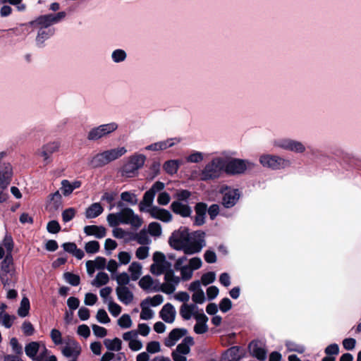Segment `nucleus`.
I'll use <instances>...</instances> for the list:
<instances>
[{
	"label": "nucleus",
	"instance_id": "1",
	"mask_svg": "<svg viewBox=\"0 0 361 361\" xmlns=\"http://www.w3.org/2000/svg\"><path fill=\"white\" fill-rule=\"evenodd\" d=\"M185 256L178 257L174 263V269L180 271V276L175 274L174 270L169 271L164 274V282L155 291L160 290L164 293L170 295L175 292L181 281H187L192 279L193 271L202 267V261L200 257H195L189 259Z\"/></svg>",
	"mask_w": 361,
	"mask_h": 361
},
{
	"label": "nucleus",
	"instance_id": "2",
	"mask_svg": "<svg viewBox=\"0 0 361 361\" xmlns=\"http://www.w3.org/2000/svg\"><path fill=\"white\" fill-rule=\"evenodd\" d=\"M204 236L202 231L190 233L186 227H180L172 233L169 244L177 250H183L185 255H193L200 252L205 246Z\"/></svg>",
	"mask_w": 361,
	"mask_h": 361
},
{
	"label": "nucleus",
	"instance_id": "3",
	"mask_svg": "<svg viewBox=\"0 0 361 361\" xmlns=\"http://www.w3.org/2000/svg\"><path fill=\"white\" fill-rule=\"evenodd\" d=\"M224 159L222 152L207 163L201 171L193 172L192 177L202 181L213 180L221 177L224 173Z\"/></svg>",
	"mask_w": 361,
	"mask_h": 361
},
{
	"label": "nucleus",
	"instance_id": "4",
	"mask_svg": "<svg viewBox=\"0 0 361 361\" xmlns=\"http://www.w3.org/2000/svg\"><path fill=\"white\" fill-rule=\"evenodd\" d=\"M224 161V173L230 176H238L245 173L248 169L254 166V164L247 159L233 158L234 153L229 151H223Z\"/></svg>",
	"mask_w": 361,
	"mask_h": 361
},
{
	"label": "nucleus",
	"instance_id": "5",
	"mask_svg": "<svg viewBox=\"0 0 361 361\" xmlns=\"http://www.w3.org/2000/svg\"><path fill=\"white\" fill-rule=\"evenodd\" d=\"M106 220L111 227L119 224H130L133 227L139 228L142 224V219L129 207L123 208L117 213L109 214Z\"/></svg>",
	"mask_w": 361,
	"mask_h": 361
},
{
	"label": "nucleus",
	"instance_id": "6",
	"mask_svg": "<svg viewBox=\"0 0 361 361\" xmlns=\"http://www.w3.org/2000/svg\"><path fill=\"white\" fill-rule=\"evenodd\" d=\"M126 153L127 149L125 147L109 149L92 157L90 161V164L93 168L102 167L118 159Z\"/></svg>",
	"mask_w": 361,
	"mask_h": 361
},
{
	"label": "nucleus",
	"instance_id": "7",
	"mask_svg": "<svg viewBox=\"0 0 361 361\" xmlns=\"http://www.w3.org/2000/svg\"><path fill=\"white\" fill-rule=\"evenodd\" d=\"M66 16V13L65 11L42 15L27 23L22 24V25L29 26L33 28L51 29L50 27L51 25L60 23Z\"/></svg>",
	"mask_w": 361,
	"mask_h": 361
},
{
	"label": "nucleus",
	"instance_id": "8",
	"mask_svg": "<svg viewBox=\"0 0 361 361\" xmlns=\"http://www.w3.org/2000/svg\"><path fill=\"white\" fill-rule=\"evenodd\" d=\"M15 268L11 255H6L0 267V280L4 288H11L16 283Z\"/></svg>",
	"mask_w": 361,
	"mask_h": 361
},
{
	"label": "nucleus",
	"instance_id": "9",
	"mask_svg": "<svg viewBox=\"0 0 361 361\" xmlns=\"http://www.w3.org/2000/svg\"><path fill=\"white\" fill-rule=\"evenodd\" d=\"M146 157L142 154L135 153L129 157L122 169V174L128 178L137 176L139 169L145 164Z\"/></svg>",
	"mask_w": 361,
	"mask_h": 361
},
{
	"label": "nucleus",
	"instance_id": "10",
	"mask_svg": "<svg viewBox=\"0 0 361 361\" xmlns=\"http://www.w3.org/2000/svg\"><path fill=\"white\" fill-rule=\"evenodd\" d=\"M118 128V124L114 121L99 125L88 132L87 138L90 141H97L112 134Z\"/></svg>",
	"mask_w": 361,
	"mask_h": 361
},
{
	"label": "nucleus",
	"instance_id": "11",
	"mask_svg": "<svg viewBox=\"0 0 361 361\" xmlns=\"http://www.w3.org/2000/svg\"><path fill=\"white\" fill-rule=\"evenodd\" d=\"M260 164L272 170L284 169L290 165V161L277 155L264 154L259 158Z\"/></svg>",
	"mask_w": 361,
	"mask_h": 361
},
{
	"label": "nucleus",
	"instance_id": "12",
	"mask_svg": "<svg viewBox=\"0 0 361 361\" xmlns=\"http://www.w3.org/2000/svg\"><path fill=\"white\" fill-rule=\"evenodd\" d=\"M7 153L0 152V188L6 189L11 183L13 175L11 164L6 160Z\"/></svg>",
	"mask_w": 361,
	"mask_h": 361
},
{
	"label": "nucleus",
	"instance_id": "13",
	"mask_svg": "<svg viewBox=\"0 0 361 361\" xmlns=\"http://www.w3.org/2000/svg\"><path fill=\"white\" fill-rule=\"evenodd\" d=\"M153 264L150 267L152 274L159 276L173 271L171 264L166 260L165 255L160 252H155L153 255Z\"/></svg>",
	"mask_w": 361,
	"mask_h": 361
},
{
	"label": "nucleus",
	"instance_id": "14",
	"mask_svg": "<svg viewBox=\"0 0 361 361\" xmlns=\"http://www.w3.org/2000/svg\"><path fill=\"white\" fill-rule=\"evenodd\" d=\"M193 338L191 336L185 337L179 343L176 350L171 353L173 361H187L186 355L190 352V348L194 345Z\"/></svg>",
	"mask_w": 361,
	"mask_h": 361
},
{
	"label": "nucleus",
	"instance_id": "15",
	"mask_svg": "<svg viewBox=\"0 0 361 361\" xmlns=\"http://www.w3.org/2000/svg\"><path fill=\"white\" fill-rule=\"evenodd\" d=\"M222 194L221 203L226 208H231L239 200L241 193L238 189L226 186L221 190Z\"/></svg>",
	"mask_w": 361,
	"mask_h": 361
},
{
	"label": "nucleus",
	"instance_id": "16",
	"mask_svg": "<svg viewBox=\"0 0 361 361\" xmlns=\"http://www.w3.org/2000/svg\"><path fill=\"white\" fill-rule=\"evenodd\" d=\"M41 344L37 341H32L25 346V353L27 357L33 361H42L44 355H37L38 352L40 350Z\"/></svg>",
	"mask_w": 361,
	"mask_h": 361
},
{
	"label": "nucleus",
	"instance_id": "17",
	"mask_svg": "<svg viewBox=\"0 0 361 361\" xmlns=\"http://www.w3.org/2000/svg\"><path fill=\"white\" fill-rule=\"evenodd\" d=\"M250 354L260 361L267 358V350L264 345L259 341H252L248 346Z\"/></svg>",
	"mask_w": 361,
	"mask_h": 361
},
{
	"label": "nucleus",
	"instance_id": "18",
	"mask_svg": "<svg viewBox=\"0 0 361 361\" xmlns=\"http://www.w3.org/2000/svg\"><path fill=\"white\" fill-rule=\"evenodd\" d=\"M148 214H149L152 218L165 223L170 222L173 217L169 211L157 206H154L153 208L150 209Z\"/></svg>",
	"mask_w": 361,
	"mask_h": 361
},
{
	"label": "nucleus",
	"instance_id": "19",
	"mask_svg": "<svg viewBox=\"0 0 361 361\" xmlns=\"http://www.w3.org/2000/svg\"><path fill=\"white\" fill-rule=\"evenodd\" d=\"M185 329H173L169 334L168 337L164 340V345L166 347L171 348L187 334Z\"/></svg>",
	"mask_w": 361,
	"mask_h": 361
},
{
	"label": "nucleus",
	"instance_id": "20",
	"mask_svg": "<svg viewBox=\"0 0 361 361\" xmlns=\"http://www.w3.org/2000/svg\"><path fill=\"white\" fill-rule=\"evenodd\" d=\"M176 311L174 306L171 303L165 304L159 312V317L165 322L172 324L175 321Z\"/></svg>",
	"mask_w": 361,
	"mask_h": 361
},
{
	"label": "nucleus",
	"instance_id": "21",
	"mask_svg": "<svg viewBox=\"0 0 361 361\" xmlns=\"http://www.w3.org/2000/svg\"><path fill=\"white\" fill-rule=\"evenodd\" d=\"M116 293L118 299L125 305H129L133 300V293L127 286H117L116 288Z\"/></svg>",
	"mask_w": 361,
	"mask_h": 361
},
{
	"label": "nucleus",
	"instance_id": "22",
	"mask_svg": "<svg viewBox=\"0 0 361 361\" xmlns=\"http://www.w3.org/2000/svg\"><path fill=\"white\" fill-rule=\"evenodd\" d=\"M171 209L175 214L182 217H188L192 214L190 207L179 200L173 202L171 204Z\"/></svg>",
	"mask_w": 361,
	"mask_h": 361
},
{
	"label": "nucleus",
	"instance_id": "23",
	"mask_svg": "<svg viewBox=\"0 0 361 361\" xmlns=\"http://www.w3.org/2000/svg\"><path fill=\"white\" fill-rule=\"evenodd\" d=\"M79 344L74 340H71L63 348L62 353L67 357H77L80 353Z\"/></svg>",
	"mask_w": 361,
	"mask_h": 361
},
{
	"label": "nucleus",
	"instance_id": "24",
	"mask_svg": "<svg viewBox=\"0 0 361 361\" xmlns=\"http://www.w3.org/2000/svg\"><path fill=\"white\" fill-rule=\"evenodd\" d=\"M154 196L152 192L149 190L145 192L144 194L142 200L140 202L139 207L141 212L149 213L150 209L153 208V201L154 199Z\"/></svg>",
	"mask_w": 361,
	"mask_h": 361
},
{
	"label": "nucleus",
	"instance_id": "25",
	"mask_svg": "<svg viewBox=\"0 0 361 361\" xmlns=\"http://www.w3.org/2000/svg\"><path fill=\"white\" fill-rule=\"evenodd\" d=\"M84 232L87 235H94L97 238H102L106 235V229L102 226H86Z\"/></svg>",
	"mask_w": 361,
	"mask_h": 361
},
{
	"label": "nucleus",
	"instance_id": "26",
	"mask_svg": "<svg viewBox=\"0 0 361 361\" xmlns=\"http://www.w3.org/2000/svg\"><path fill=\"white\" fill-rule=\"evenodd\" d=\"M197 323L194 326V331L197 334H202L207 331L208 327L207 322L208 321L207 317L204 314L197 315Z\"/></svg>",
	"mask_w": 361,
	"mask_h": 361
},
{
	"label": "nucleus",
	"instance_id": "27",
	"mask_svg": "<svg viewBox=\"0 0 361 361\" xmlns=\"http://www.w3.org/2000/svg\"><path fill=\"white\" fill-rule=\"evenodd\" d=\"M36 43L38 46H42L44 42L49 39L54 33V29L37 28Z\"/></svg>",
	"mask_w": 361,
	"mask_h": 361
},
{
	"label": "nucleus",
	"instance_id": "28",
	"mask_svg": "<svg viewBox=\"0 0 361 361\" xmlns=\"http://www.w3.org/2000/svg\"><path fill=\"white\" fill-rule=\"evenodd\" d=\"M142 266L140 262H133L128 267V271L133 281H137L142 275Z\"/></svg>",
	"mask_w": 361,
	"mask_h": 361
},
{
	"label": "nucleus",
	"instance_id": "29",
	"mask_svg": "<svg viewBox=\"0 0 361 361\" xmlns=\"http://www.w3.org/2000/svg\"><path fill=\"white\" fill-rule=\"evenodd\" d=\"M103 211L104 209L99 203H94L86 209L85 216L87 219L96 218L100 215Z\"/></svg>",
	"mask_w": 361,
	"mask_h": 361
},
{
	"label": "nucleus",
	"instance_id": "30",
	"mask_svg": "<svg viewBox=\"0 0 361 361\" xmlns=\"http://www.w3.org/2000/svg\"><path fill=\"white\" fill-rule=\"evenodd\" d=\"M104 344L109 351H120L122 348V341L118 338L105 339Z\"/></svg>",
	"mask_w": 361,
	"mask_h": 361
},
{
	"label": "nucleus",
	"instance_id": "31",
	"mask_svg": "<svg viewBox=\"0 0 361 361\" xmlns=\"http://www.w3.org/2000/svg\"><path fill=\"white\" fill-rule=\"evenodd\" d=\"M182 161L178 159H171L166 161L164 164V169L169 174L176 173Z\"/></svg>",
	"mask_w": 361,
	"mask_h": 361
},
{
	"label": "nucleus",
	"instance_id": "32",
	"mask_svg": "<svg viewBox=\"0 0 361 361\" xmlns=\"http://www.w3.org/2000/svg\"><path fill=\"white\" fill-rule=\"evenodd\" d=\"M121 200L131 206L137 204L138 202L137 195L132 191H125L121 192Z\"/></svg>",
	"mask_w": 361,
	"mask_h": 361
},
{
	"label": "nucleus",
	"instance_id": "33",
	"mask_svg": "<svg viewBox=\"0 0 361 361\" xmlns=\"http://www.w3.org/2000/svg\"><path fill=\"white\" fill-rule=\"evenodd\" d=\"M140 307L141 312L140 317L141 319L149 320L154 317V312L149 308V306L147 305V302L142 301L140 303Z\"/></svg>",
	"mask_w": 361,
	"mask_h": 361
},
{
	"label": "nucleus",
	"instance_id": "34",
	"mask_svg": "<svg viewBox=\"0 0 361 361\" xmlns=\"http://www.w3.org/2000/svg\"><path fill=\"white\" fill-rule=\"evenodd\" d=\"M205 159V154L200 151L193 150L186 157V161L188 163L199 164Z\"/></svg>",
	"mask_w": 361,
	"mask_h": 361
},
{
	"label": "nucleus",
	"instance_id": "35",
	"mask_svg": "<svg viewBox=\"0 0 361 361\" xmlns=\"http://www.w3.org/2000/svg\"><path fill=\"white\" fill-rule=\"evenodd\" d=\"M274 145L285 150H293V141L291 139L281 138L276 140L274 141Z\"/></svg>",
	"mask_w": 361,
	"mask_h": 361
},
{
	"label": "nucleus",
	"instance_id": "36",
	"mask_svg": "<svg viewBox=\"0 0 361 361\" xmlns=\"http://www.w3.org/2000/svg\"><path fill=\"white\" fill-rule=\"evenodd\" d=\"M109 281V275L105 272H99L95 279L92 281V285L95 287H100L106 285Z\"/></svg>",
	"mask_w": 361,
	"mask_h": 361
},
{
	"label": "nucleus",
	"instance_id": "37",
	"mask_svg": "<svg viewBox=\"0 0 361 361\" xmlns=\"http://www.w3.org/2000/svg\"><path fill=\"white\" fill-rule=\"evenodd\" d=\"M30 301L27 298L24 297L21 302L20 307L18 310V314L20 317H25L28 315L30 310Z\"/></svg>",
	"mask_w": 361,
	"mask_h": 361
},
{
	"label": "nucleus",
	"instance_id": "38",
	"mask_svg": "<svg viewBox=\"0 0 361 361\" xmlns=\"http://www.w3.org/2000/svg\"><path fill=\"white\" fill-rule=\"evenodd\" d=\"M180 140L178 137L168 138L165 140L159 141V147L160 151L165 150L168 148L172 147L176 144L179 143Z\"/></svg>",
	"mask_w": 361,
	"mask_h": 361
},
{
	"label": "nucleus",
	"instance_id": "39",
	"mask_svg": "<svg viewBox=\"0 0 361 361\" xmlns=\"http://www.w3.org/2000/svg\"><path fill=\"white\" fill-rule=\"evenodd\" d=\"M153 283L152 278L150 276L147 275L141 278L138 283L141 288L149 291L152 290H154L155 288H152Z\"/></svg>",
	"mask_w": 361,
	"mask_h": 361
},
{
	"label": "nucleus",
	"instance_id": "40",
	"mask_svg": "<svg viewBox=\"0 0 361 361\" xmlns=\"http://www.w3.org/2000/svg\"><path fill=\"white\" fill-rule=\"evenodd\" d=\"M117 283L118 286H126L130 283L131 279L130 276L126 272H122L115 276H113Z\"/></svg>",
	"mask_w": 361,
	"mask_h": 361
},
{
	"label": "nucleus",
	"instance_id": "41",
	"mask_svg": "<svg viewBox=\"0 0 361 361\" xmlns=\"http://www.w3.org/2000/svg\"><path fill=\"white\" fill-rule=\"evenodd\" d=\"M134 239L140 245H148L151 242L147 231L145 230H141L135 235Z\"/></svg>",
	"mask_w": 361,
	"mask_h": 361
},
{
	"label": "nucleus",
	"instance_id": "42",
	"mask_svg": "<svg viewBox=\"0 0 361 361\" xmlns=\"http://www.w3.org/2000/svg\"><path fill=\"white\" fill-rule=\"evenodd\" d=\"M126 52L123 49H116L111 54V59L114 63H121L126 60Z\"/></svg>",
	"mask_w": 361,
	"mask_h": 361
},
{
	"label": "nucleus",
	"instance_id": "43",
	"mask_svg": "<svg viewBox=\"0 0 361 361\" xmlns=\"http://www.w3.org/2000/svg\"><path fill=\"white\" fill-rule=\"evenodd\" d=\"M118 325L122 329L130 328L133 325L132 319L129 314H124L118 319Z\"/></svg>",
	"mask_w": 361,
	"mask_h": 361
},
{
	"label": "nucleus",
	"instance_id": "44",
	"mask_svg": "<svg viewBox=\"0 0 361 361\" xmlns=\"http://www.w3.org/2000/svg\"><path fill=\"white\" fill-rule=\"evenodd\" d=\"M63 278L67 283L73 286L79 285L80 281V276L78 275L72 274L71 272L64 273Z\"/></svg>",
	"mask_w": 361,
	"mask_h": 361
},
{
	"label": "nucleus",
	"instance_id": "45",
	"mask_svg": "<svg viewBox=\"0 0 361 361\" xmlns=\"http://www.w3.org/2000/svg\"><path fill=\"white\" fill-rule=\"evenodd\" d=\"M148 233L152 236H160L161 234V225L157 222L150 223L148 226Z\"/></svg>",
	"mask_w": 361,
	"mask_h": 361
},
{
	"label": "nucleus",
	"instance_id": "46",
	"mask_svg": "<svg viewBox=\"0 0 361 361\" xmlns=\"http://www.w3.org/2000/svg\"><path fill=\"white\" fill-rule=\"evenodd\" d=\"M142 301L147 302L149 306L157 307L163 302L164 297L161 295H155L153 297H149Z\"/></svg>",
	"mask_w": 361,
	"mask_h": 361
},
{
	"label": "nucleus",
	"instance_id": "47",
	"mask_svg": "<svg viewBox=\"0 0 361 361\" xmlns=\"http://www.w3.org/2000/svg\"><path fill=\"white\" fill-rule=\"evenodd\" d=\"M23 0H0V3L4 4L9 3L10 4L16 6L17 11L23 12L26 10V5L23 4Z\"/></svg>",
	"mask_w": 361,
	"mask_h": 361
},
{
	"label": "nucleus",
	"instance_id": "48",
	"mask_svg": "<svg viewBox=\"0 0 361 361\" xmlns=\"http://www.w3.org/2000/svg\"><path fill=\"white\" fill-rule=\"evenodd\" d=\"M1 319L3 326L6 329H9L12 326L16 317L10 315L6 312H1Z\"/></svg>",
	"mask_w": 361,
	"mask_h": 361
},
{
	"label": "nucleus",
	"instance_id": "49",
	"mask_svg": "<svg viewBox=\"0 0 361 361\" xmlns=\"http://www.w3.org/2000/svg\"><path fill=\"white\" fill-rule=\"evenodd\" d=\"M132 256L130 253L121 251L118 254V259L120 265H126L130 263Z\"/></svg>",
	"mask_w": 361,
	"mask_h": 361
},
{
	"label": "nucleus",
	"instance_id": "50",
	"mask_svg": "<svg viewBox=\"0 0 361 361\" xmlns=\"http://www.w3.org/2000/svg\"><path fill=\"white\" fill-rule=\"evenodd\" d=\"M108 310L114 317H117L121 312V307L113 300H109L107 303Z\"/></svg>",
	"mask_w": 361,
	"mask_h": 361
},
{
	"label": "nucleus",
	"instance_id": "51",
	"mask_svg": "<svg viewBox=\"0 0 361 361\" xmlns=\"http://www.w3.org/2000/svg\"><path fill=\"white\" fill-rule=\"evenodd\" d=\"M48 152L52 154L59 150L61 144L59 141L49 142L42 146Z\"/></svg>",
	"mask_w": 361,
	"mask_h": 361
},
{
	"label": "nucleus",
	"instance_id": "52",
	"mask_svg": "<svg viewBox=\"0 0 361 361\" xmlns=\"http://www.w3.org/2000/svg\"><path fill=\"white\" fill-rule=\"evenodd\" d=\"M99 244L97 241L92 240L85 244V250L87 253L94 254L99 251Z\"/></svg>",
	"mask_w": 361,
	"mask_h": 361
},
{
	"label": "nucleus",
	"instance_id": "53",
	"mask_svg": "<svg viewBox=\"0 0 361 361\" xmlns=\"http://www.w3.org/2000/svg\"><path fill=\"white\" fill-rule=\"evenodd\" d=\"M216 279V274L213 271H209L206 274H204L201 278V283L204 286H207L212 283H213Z\"/></svg>",
	"mask_w": 361,
	"mask_h": 361
},
{
	"label": "nucleus",
	"instance_id": "54",
	"mask_svg": "<svg viewBox=\"0 0 361 361\" xmlns=\"http://www.w3.org/2000/svg\"><path fill=\"white\" fill-rule=\"evenodd\" d=\"M149 247L147 246L139 247L135 251V256L137 259L143 260L149 256Z\"/></svg>",
	"mask_w": 361,
	"mask_h": 361
},
{
	"label": "nucleus",
	"instance_id": "55",
	"mask_svg": "<svg viewBox=\"0 0 361 361\" xmlns=\"http://www.w3.org/2000/svg\"><path fill=\"white\" fill-rule=\"evenodd\" d=\"M97 320L102 324H108L110 322V318L109 317L106 312L103 309H99L96 315Z\"/></svg>",
	"mask_w": 361,
	"mask_h": 361
},
{
	"label": "nucleus",
	"instance_id": "56",
	"mask_svg": "<svg viewBox=\"0 0 361 361\" xmlns=\"http://www.w3.org/2000/svg\"><path fill=\"white\" fill-rule=\"evenodd\" d=\"M171 200V197L169 194L166 192H159L158 197H157V203L159 205H167Z\"/></svg>",
	"mask_w": 361,
	"mask_h": 361
},
{
	"label": "nucleus",
	"instance_id": "57",
	"mask_svg": "<svg viewBox=\"0 0 361 361\" xmlns=\"http://www.w3.org/2000/svg\"><path fill=\"white\" fill-rule=\"evenodd\" d=\"M61 190L64 196H68L71 195L73 191L71 182L68 180H63L61 181Z\"/></svg>",
	"mask_w": 361,
	"mask_h": 361
},
{
	"label": "nucleus",
	"instance_id": "58",
	"mask_svg": "<svg viewBox=\"0 0 361 361\" xmlns=\"http://www.w3.org/2000/svg\"><path fill=\"white\" fill-rule=\"evenodd\" d=\"M147 352L149 353H156L161 350L160 343L158 341H151L147 344Z\"/></svg>",
	"mask_w": 361,
	"mask_h": 361
},
{
	"label": "nucleus",
	"instance_id": "59",
	"mask_svg": "<svg viewBox=\"0 0 361 361\" xmlns=\"http://www.w3.org/2000/svg\"><path fill=\"white\" fill-rule=\"evenodd\" d=\"M116 196V192H104L103 194V195L102 196L101 200L102 201H106V202L109 203L110 204L109 209L111 210L113 209V207H114V205L112 204V202L115 200Z\"/></svg>",
	"mask_w": 361,
	"mask_h": 361
},
{
	"label": "nucleus",
	"instance_id": "60",
	"mask_svg": "<svg viewBox=\"0 0 361 361\" xmlns=\"http://www.w3.org/2000/svg\"><path fill=\"white\" fill-rule=\"evenodd\" d=\"M111 291L112 289L110 287H104L100 290L99 294L104 303L107 304L109 300H113L110 297Z\"/></svg>",
	"mask_w": 361,
	"mask_h": 361
},
{
	"label": "nucleus",
	"instance_id": "61",
	"mask_svg": "<svg viewBox=\"0 0 361 361\" xmlns=\"http://www.w3.org/2000/svg\"><path fill=\"white\" fill-rule=\"evenodd\" d=\"M51 338L55 345H60L62 343L61 333L56 329H53L50 333Z\"/></svg>",
	"mask_w": 361,
	"mask_h": 361
},
{
	"label": "nucleus",
	"instance_id": "62",
	"mask_svg": "<svg viewBox=\"0 0 361 361\" xmlns=\"http://www.w3.org/2000/svg\"><path fill=\"white\" fill-rule=\"evenodd\" d=\"M21 329L25 336H32L35 332L33 325L29 321H25L22 324Z\"/></svg>",
	"mask_w": 361,
	"mask_h": 361
},
{
	"label": "nucleus",
	"instance_id": "63",
	"mask_svg": "<svg viewBox=\"0 0 361 361\" xmlns=\"http://www.w3.org/2000/svg\"><path fill=\"white\" fill-rule=\"evenodd\" d=\"M10 345L13 351L18 355L23 353L22 345L18 343L16 338H12L10 340Z\"/></svg>",
	"mask_w": 361,
	"mask_h": 361
},
{
	"label": "nucleus",
	"instance_id": "64",
	"mask_svg": "<svg viewBox=\"0 0 361 361\" xmlns=\"http://www.w3.org/2000/svg\"><path fill=\"white\" fill-rule=\"evenodd\" d=\"M180 314L185 320H189L192 318V317H194L193 312H192L188 307H186V305L184 303L180 306Z\"/></svg>",
	"mask_w": 361,
	"mask_h": 361
}]
</instances>
